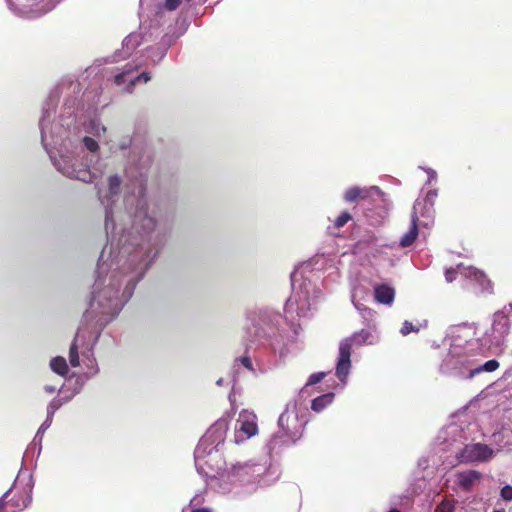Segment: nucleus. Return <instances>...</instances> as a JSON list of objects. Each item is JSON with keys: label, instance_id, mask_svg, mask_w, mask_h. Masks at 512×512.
Here are the masks:
<instances>
[{"label": "nucleus", "instance_id": "b1692460", "mask_svg": "<svg viewBox=\"0 0 512 512\" xmlns=\"http://www.w3.org/2000/svg\"><path fill=\"white\" fill-rule=\"evenodd\" d=\"M181 1L182 0H165V8L168 11H174L179 7Z\"/></svg>", "mask_w": 512, "mask_h": 512}, {"label": "nucleus", "instance_id": "bb28decb", "mask_svg": "<svg viewBox=\"0 0 512 512\" xmlns=\"http://www.w3.org/2000/svg\"><path fill=\"white\" fill-rule=\"evenodd\" d=\"M126 74H127V72H126V71H124V72H122V73L117 74V75L115 76V83H116L117 85H121L122 83H124Z\"/></svg>", "mask_w": 512, "mask_h": 512}, {"label": "nucleus", "instance_id": "dca6fc26", "mask_svg": "<svg viewBox=\"0 0 512 512\" xmlns=\"http://www.w3.org/2000/svg\"><path fill=\"white\" fill-rule=\"evenodd\" d=\"M352 219L348 211H343L333 222V228L340 229L344 227Z\"/></svg>", "mask_w": 512, "mask_h": 512}, {"label": "nucleus", "instance_id": "6e6552de", "mask_svg": "<svg viewBox=\"0 0 512 512\" xmlns=\"http://www.w3.org/2000/svg\"><path fill=\"white\" fill-rule=\"evenodd\" d=\"M375 299L383 304H390L394 300L395 291L392 287L381 284L377 285L374 289Z\"/></svg>", "mask_w": 512, "mask_h": 512}, {"label": "nucleus", "instance_id": "cd10ccee", "mask_svg": "<svg viewBox=\"0 0 512 512\" xmlns=\"http://www.w3.org/2000/svg\"><path fill=\"white\" fill-rule=\"evenodd\" d=\"M240 361H241L243 366H245L246 368L252 370V362H251V359L249 357H247V356L242 357L240 359Z\"/></svg>", "mask_w": 512, "mask_h": 512}, {"label": "nucleus", "instance_id": "39448f33", "mask_svg": "<svg viewBox=\"0 0 512 512\" xmlns=\"http://www.w3.org/2000/svg\"><path fill=\"white\" fill-rule=\"evenodd\" d=\"M465 276L474 294H491L493 292L492 282L482 271L468 268Z\"/></svg>", "mask_w": 512, "mask_h": 512}, {"label": "nucleus", "instance_id": "a878e982", "mask_svg": "<svg viewBox=\"0 0 512 512\" xmlns=\"http://www.w3.org/2000/svg\"><path fill=\"white\" fill-rule=\"evenodd\" d=\"M61 406V401L60 400H53L50 404H49V407H48V411H51L52 413L57 410L59 407Z\"/></svg>", "mask_w": 512, "mask_h": 512}, {"label": "nucleus", "instance_id": "5701e85b", "mask_svg": "<svg viewBox=\"0 0 512 512\" xmlns=\"http://www.w3.org/2000/svg\"><path fill=\"white\" fill-rule=\"evenodd\" d=\"M454 506L449 501H442L438 506V512H453Z\"/></svg>", "mask_w": 512, "mask_h": 512}, {"label": "nucleus", "instance_id": "f3484780", "mask_svg": "<svg viewBox=\"0 0 512 512\" xmlns=\"http://www.w3.org/2000/svg\"><path fill=\"white\" fill-rule=\"evenodd\" d=\"M108 185H109V193L111 195H116L119 193L120 185H121V179L118 175H111L108 178Z\"/></svg>", "mask_w": 512, "mask_h": 512}, {"label": "nucleus", "instance_id": "f8f14e48", "mask_svg": "<svg viewBox=\"0 0 512 512\" xmlns=\"http://www.w3.org/2000/svg\"><path fill=\"white\" fill-rule=\"evenodd\" d=\"M417 236H418V226L416 223V219H413L412 225L409 228L408 232H406L402 236V238L400 240V245L402 247L410 246L416 240Z\"/></svg>", "mask_w": 512, "mask_h": 512}, {"label": "nucleus", "instance_id": "423d86ee", "mask_svg": "<svg viewBox=\"0 0 512 512\" xmlns=\"http://www.w3.org/2000/svg\"><path fill=\"white\" fill-rule=\"evenodd\" d=\"M372 192L380 193V189L376 186L369 189L353 186L345 191L343 198L346 202L352 203L359 199H367L371 196Z\"/></svg>", "mask_w": 512, "mask_h": 512}, {"label": "nucleus", "instance_id": "2eb2a0df", "mask_svg": "<svg viewBox=\"0 0 512 512\" xmlns=\"http://www.w3.org/2000/svg\"><path fill=\"white\" fill-rule=\"evenodd\" d=\"M69 361L72 367H78L80 365V359L78 354V345H77V335L75 336L73 342L70 345L69 349Z\"/></svg>", "mask_w": 512, "mask_h": 512}, {"label": "nucleus", "instance_id": "4be33fe9", "mask_svg": "<svg viewBox=\"0 0 512 512\" xmlns=\"http://www.w3.org/2000/svg\"><path fill=\"white\" fill-rule=\"evenodd\" d=\"M150 79H151L150 74L148 72H143L131 81V85L134 86L137 82H140V81L147 83L148 81H150Z\"/></svg>", "mask_w": 512, "mask_h": 512}, {"label": "nucleus", "instance_id": "20e7f679", "mask_svg": "<svg viewBox=\"0 0 512 512\" xmlns=\"http://www.w3.org/2000/svg\"><path fill=\"white\" fill-rule=\"evenodd\" d=\"M511 322L509 317L504 313H495L491 328V344L501 346L504 344L506 337L510 333Z\"/></svg>", "mask_w": 512, "mask_h": 512}, {"label": "nucleus", "instance_id": "aec40b11", "mask_svg": "<svg viewBox=\"0 0 512 512\" xmlns=\"http://www.w3.org/2000/svg\"><path fill=\"white\" fill-rule=\"evenodd\" d=\"M325 377V373L324 372H319V373H314L312 374L308 381H307V385H314V384H317L319 383L320 381H322V379Z\"/></svg>", "mask_w": 512, "mask_h": 512}, {"label": "nucleus", "instance_id": "2f4dec72", "mask_svg": "<svg viewBox=\"0 0 512 512\" xmlns=\"http://www.w3.org/2000/svg\"><path fill=\"white\" fill-rule=\"evenodd\" d=\"M389 512H400V511L398 509L393 508V509L389 510Z\"/></svg>", "mask_w": 512, "mask_h": 512}, {"label": "nucleus", "instance_id": "ddd939ff", "mask_svg": "<svg viewBox=\"0 0 512 512\" xmlns=\"http://www.w3.org/2000/svg\"><path fill=\"white\" fill-rule=\"evenodd\" d=\"M51 369L61 375L65 376L68 373V365L63 357H55L50 362Z\"/></svg>", "mask_w": 512, "mask_h": 512}, {"label": "nucleus", "instance_id": "1a4fd4ad", "mask_svg": "<svg viewBox=\"0 0 512 512\" xmlns=\"http://www.w3.org/2000/svg\"><path fill=\"white\" fill-rule=\"evenodd\" d=\"M290 419L291 415L287 413H282L279 417L278 424L284 430L286 436H288L292 440H295L299 438L301 435L298 430L290 428Z\"/></svg>", "mask_w": 512, "mask_h": 512}, {"label": "nucleus", "instance_id": "7ed1b4c3", "mask_svg": "<svg viewBox=\"0 0 512 512\" xmlns=\"http://www.w3.org/2000/svg\"><path fill=\"white\" fill-rule=\"evenodd\" d=\"M494 456L491 447L483 443L467 444L459 454V460L465 463L487 462Z\"/></svg>", "mask_w": 512, "mask_h": 512}, {"label": "nucleus", "instance_id": "393cba45", "mask_svg": "<svg viewBox=\"0 0 512 512\" xmlns=\"http://www.w3.org/2000/svg\"><path fill=\"white\" fill-rule=\"evenodd\" d=\"M457 269L455 268H448L446 269L445 271V279L447 282H452L456 279V276H457Z\"/></svg>", "mask_w": 512, "mask_h": 512}, {"label": "nucleus", "instance_id": "0eeeda50", "mask_svg": "<svg viewBox=\"0 0 512 512\" xmlns=\"http://www.w3.org/2000/svg\"><path fill=\"white\" fill-rule=\"evenodd\" d=\"M480 478V472L468 470L457 474V483L464 491H470Z\"/></svg>", "mask_w": 512, "mask_h": 512}, {"label": "nucleus", "instance_id": "c756f323", "mask_svg": "<svg viewBox=\"0 0 512 512\" xmlns=\"http://www.w3.org/2000/svg\"><path fill=\"white\" fill-rule=\"evenodd\" d=\"M191 512H212L209 508H192Z\"/></svg>", "mask_w": 512, "mask_h": 512}, {"label": "nucleus", "instance_id": "473e14b6", "mask_svg": "<svg viewBox=\"0 0 512 512\" xmlns=\"http://www.w3.org/2000/svg\"><path fill=\"white\" fill-rule=\"evenodd\" d=\"M292 420L295 422V424H297V418L296 417H292Z\"/></svg>", "mask_w": 512, "mask_h": 512}, {"label": "nucleus", "instance_id": "7c9ffc66", "mask_svg": "<svg viewBox=\"0 0 512 512\" xmlns=\"http://www.w3.org/2000/svg\"><path fill=\"white\" fill-rule=\"evenodd\" d=\"M45 390L48 392V393H53L55 391V387L53 386H46L45 387Z\"/></svg>", "mask_w": 512, "mask_h": 512}, {"label": "nucleus", "instance_id": "9b49d317", "mask_svg": "<svg viewBox=\"0 0 512 512\" xmlns=\"http://www.w3.org/2000/svg\"><path fill=\"white\" fill-rule=\"evenodd\" d=\"M334 398L333 393L323 394L312 400L311 408L315 412L322 411L327 405L331 404Z\"/></svg>", "mask_w": 512, "mask_h": 512}, {"label": "nucleus", "instance_id": "9d476101", "mask_svg": "<svg viewBox=\"0 0 512 512\" xmlns=\"http://www.w3.org/2000/svg\"><path fill=\"white\" fill-rule=\"evenodd\" d=\"M500 364L497 360L492 359L485 362L483 365H480L474 369H471L468 375V378H473L475 375L480 374L482 372H494L499 368Z\"/></svg>", "mask_w": 512, "mask_h": 512}, {"label": "nucleus", "instance_id": "4468645a", "mask_svg": "<svg viewBox=\"0 0 512 512\" xmlns=\"http://www.w3.org/2000/svg\"><path fill=\"white\" fill-rule=\"evenodd\" d=\"M239 430L245 433L247 437H252L258 433V426L253 419H245L241 421Z\"/></svg>", "mask_w": 512, "mask_h": 512}, {"label": "nucleus", "instance_id": "a211bd4d", "mask_svg": "<svg viewBox=\"0 0 512 512\" xmlns=\"http://www.w3.org/2000/svg\"><path fill=\"white\" fill-rule=\"evenodd\" d=\"M83 142H84L85 147L91 152H96L99 149V145H98L97 141L91 137H88V136L84 137Z\"/></svg>", "mask_w": 512, "mask_h": 512}, {"label": "nucleus", "instance_id": "f257e3e1", "mask_svg": "<svg viewBox=\"0 0 512 512\" xmlns=\"http://www.w3.org/2000/svg\"><path fill=\"white\" fill-rule=\"evenodd\" d=\"M375 343V336L369 331L362 329L355 332L351 337L344 339L339 345V357L336 365V375L343 380L349 374L351 367L352 346L372 345Z\"/></svg>", "mask_w": 512, "mask_h": 512}, {"label": "nucleus", "instance_id": "6ab92c4d", "mask_svg": "<svg viewBox=\"0 0 512 512\" xmlns=\"http://www.w3.org/2000/svg\"><path fill=\"white\" fill-rule=\"evenodd\" d=\"M418 330L419 329L415 328L414 325L411 322L405 321L403 323V326H402L400 332H401L402 335L406 336V335H408L409 333H411L413 331L414 332H418Z\"/></svg>", "mask_w": 512, "mask_h": 512}, {"label": "nucleus", "instance_id": "c85d7f7f", "mask_svg": "<svg viewBox=\"0 0 512 512\" xmlns=\"http://www.w3.org/2000/svg\"><path fill=\"white\" fill-rule=\"evenodd\" d=\"M436 198H437V191H435V190H431V191H429V192L427 193V195H426V199H427V201H429V202L434 201Z\"/></svg>", "mask_w": 512, "mask_h": 512}, {"label": "nucleus", "instance_id": "f704fd0d", "mask_svg": "<svg viewBox=\"0 0 512 512\" xmlns=\"http://www.w3.org/2000/svg\"><path fill=\"white\" fill-rule=\"evenodd\" d=\"M8 2H10V0H7Z\"/></svg>", "mask_w": 512, "mask_h": 512}, {"label": "nucleus", "instance_id": "f03ea898", "mask_svg": "<svg viewBox=\"0 0 512 512\" xmlns=\"http://www.w3.org/2000/svg\"><path fill=\"white\" fill-rule=\"evenodd\" d=\"M30 502L31 488L28 486L20 488L15 484L0 498V512H6L7 507L10 508V512L22 511Z\"/></svg>", "mask_w": 512, "mask_h": 512}, {"label": "nucleus", "instance_id": "72a5a7b5", "mask_svg": "<svg viewBox=\"0 0 512 512\" xmlns=\"http://www.w3.org/2000/svg\"><path fill=\"white\" fill-rule=\"evenodd\" d=\"M493 512H504L503 510H494Z\"/></svg>", "mask_w": 512, "mask_h": 512}, {"label": "nucleus", "instance_id": "412c9836", "mask_svg": "<svg viewBox=\"0 0 512 512\" xmlns=\"http://www.w3.org/2000/svg\"><path fill=\"white\" fill-rule=\"evenodd\" d=\"M500 495L504 500L511 501L512 500V486L511 485L504 486L500 491Z\"/></svg>", "mask_w": 512, "mask_h": 512}]
</instances>
